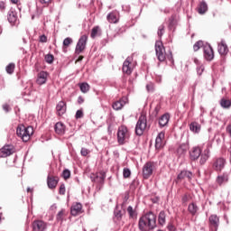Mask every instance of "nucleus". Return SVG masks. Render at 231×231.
Masks as SVG:
<instances>
[{
	"instance_id": "obj_1",
	"label": "nucleus",
	"mask_w": 231,
	"mask_h": 231,
	"mask_svg": "<svg viewBox=\"0 0 231 231\" xmlns=\"http://www.w3.org/2000/svg\"><path fill=\"white\" fill-rule=\"evenodd\" d=\"M139 230L151 231L156 228V216L152 211H149L139 218L138 223Z\"/></svg>"
},
{
	"instance_id": "obj_2",
	"label": "nucleus",
	"mask_w": 231,
	"mask_h": 231,
	"mask_svg": "<svg viewBox=\"0 0 231 231\" xmlns=\"http://www.w3.org/2000/svg\"><path fill=\"white\" fill-rule=\"evenodd\" d=\"M16 134L23 142H28L33 135V128L32 126L20 125L16 128Z\"/></svg>"
},
{
	"instance_id": "obj_3",
	"label": "nucleus",
	"mask_w": 231,
	"mask_h": 231,
	"mask_svg": "<svg viewBox=\"0 0 231 231\" xmlns=\"http://www.w3.org/2000/svg\"><path fill=\"white\" fill-rule=\"evenodd\" d=\"M230 170L218 173L216 178L215 183L217 185V187H226V185H228V182L230 181Z\"/></svg>"
},
{
	"instance_id": "obj_4",
	"label": "nucleus",
	"mask_w": 231,
	"mask_h": 231,
	"mask_svg": "<svg viewBox=\"0 0 231 231\" xmlns=\"http://www.w3.org/2000/svg\"><path fill=\"white\" fill-rule=\"evenodd\" d=\"M147 129V116L141 115L135 125V134L142 136Z\"/></svg>"
},
{
	"instance_id": "obj_5",
	"label": "nucleus",
	"mask_w": 231,
	"mask_h": 231,
	"mask_svg": "<svg viewBox=\"0 0 231 231\" xmlns=\"http://www.w3.org/2000/svg\"><path fill=\"white\" fill-rule=\"evenodd\" d=\"M129 140V131L126 126H120L117 131V142L120 145H124Z\"/></svg>"
},
{
	"instance_id": "obj_6",
	"label": "nucleus",
	"mask_w": 231,
	"mask_h": 231,
	"mask_svg": "<svg viewBox=\"0 0 231 231\" xmlns=\"http://www.w3.org/2000/svg\"><path fill=\"white\" fill-rule=\"evenodd\" d=\"M155 53L160 62H163L165 60V47L163 46V42H162L161 40L155 42Z\"/></svg>"
},
{
	"instance_id": "obj_7",
	"label": "nucleus",
	"mask_w": 231,
	"mask_h": 231,
	"mask_svg": "<svg viewBox=\"0 0 231 231\" xmlns=\"http://www.w3.org/2000/svg\"><path fill=\"white\" fill-rule=\"evenodd\" d=\"M86 44H88V36L82 35L76 45L75 53L76 55H80L86 50Z\"/></svg>"
},
{
	"instance_id": "obj_8",
	"label": "nucleus",
	"mask_w": 231,
	"mask_h": 231,
	"mask_svg": "<svg viewBox=\"0 0 231 231\" xmlns=\"http://www.w3.org/2000/svg\"><path fill=\"white\" fill-rule=\"evenodd\" d=\"M154 171V162H148L143 167V178L144 180H149L151 176H152V172Z\"/></svg>"
},
{
	"instance_id": "obj_9",
	"label": "nucleus",
	"mask_w": 231,
	"mask_h": 231,
	"mask_svg": "<svg viewBox=\"0 0 231 231\" xmlns=\"http://www.w3.org/2000/svg\"><path fill=\"white\" fill-rule=\"evenodd\" d=\"M7 21L11 26H19V17L17 12L14 9H11L7 14Z\"/></svg>"
},
{
	"instance_id": "obj_10",
	"label": "nucleus",
	"mask_w": 231,
	"mask_h": 231,
	"mask_svg": "<svg viewBox=\"0 0 231 231\" xmlns=\"http://www.w3.org/2000/svg\"><path fill=\"white\" fill-rule=\"evenodd\" d=\"M133 69H134V66L133 65V58L127 57L123 63V73H125V75H131V73H133Z\"/></svg>"
},
{
	"instance_id": "obj_11",
	"label": "nucleus",
	"mask_w": 231,
	"mask_h": 231,
	"mask_svg": "<svg viewBox=\"0 0 231 231\" xmlns=\"http://www.w3.org/2000/svg\"><path fill=\"white\" fill-rule=\"evenodd\" d=\"M203 53L204 59L208 62L214 60V49H212V46L210 44L205 43Z\"/></svg>"
},
{
	"instance_id": "obj_12",
	"label": "nucleus",
	"mask_w": 231,
	"mask_h": 231,
	"mask_svg": "<svg viewBox=\"0 0 231 231\" xmlns=\"http://www.w3.org/2000/svg\"><path fill=\"white\" fill-rule=\"evenodd\" d=\"M124 216V212L118 206H116L114 209V223L118 225V226H123L124 222L122 221V217Z\"/></svg>"
},
{
	"instance_id": "obj_13",
	"label": "nucleus",
	"mask_w": 231,
	"mask_h": 231,
	"mask_svg": "<svg viewBox=\"0 0 231 231\" xmlns=\"http://www.w3.org/2000/svg\"><path fill=\"white\" fill-rule=\"evenodd\" d=\"M225 165H226V160L223 157H218L213 162V169L217 172H221L225 169Z\"/></svg>"
},
{
	"instance_id": "obj_14",
	"label": "nucleus",
	"mask_w": 231,
	"mask_h": 231,
	"mask_svg": "<svg viewBox=\"0 0 231 231\" xmlns=\"http://www.w3.org/2000/svg\"><path fill=\"white\" fill-rule=\"evenodd\" d=\"M48 230V223L43 220H34L32 222V231H46Z\"/></svg>"
},
{
	"instance_id": "obj_15",
	"label": "nucleus",
	"mask_w": 231,
	"mask_h": 231,
	"mask_svg": "<svg viewBox=\"0 0 231 231\" xmlns=\"http://www.w3.org/2000/svg\"><path fill=\"white\" fill-rule=\"evenodd\" d=\"M189 160H191V162H196V160L199 159V156H201V147L199 146H194L192 147L189 152Z\"/></svg>"
},
{
	"instance_id": "obj_16",
	"label": "nucleus",
	"mask_w": 231,
	"mask_h": 231,
	"mask_svg": "<svg viewBox=\"0 0 231 231\" xmlns=\"http://www.w3.org/2000/svg\"><path fill=\"white\" fill-rule=\"evenodd\" d=\"M217 51L221 57H226L228 55V45H226V42L225 40H221L217 44Z\"/></svg>"
},
{
	"instance_id": "obj_17",
	"label": "nucleus",
	"mask_w": 231,
	"mask_h": 231,
	"mask_svg": "<svg viewBox=\"0 0 231 231\" xmlns=\"http://www.w3.org/2000/svg\"><path fill=\"white\" fill-rule=\"evenodd\" d=\"M163 140H165V133L161 132L158 134L155 139V149L157 151H160V149H163V146L165 145V143L163 142Z\"/></svg>"
},
{
	"instance_id": "obj_18",
	"label": "nucleus",
	"mask_w": 231,
	"mask_h": 231,
	"mask_svg": "<svg viewBox=\"0 0 231 231\" xmlns=\"http://www.w3.org/2000/svg\"><path fill=\"white\" fill-rule=\"evenodd\" d=\"M106 21L112 24H116L120 21V13L118 11H112L107 14Z\"/></svg>"
},
{
	"instance_id": "obj_19",
	"label": "nucleus",
	"mask_w": 231,
	"mask_h": 231,
	"mask_svg": "<svg viewBox=\"0 0 231 231\" xmlns=\"http://www.w3.org/2000/svg\"><path fill=\"white\" fill-rule=\"evenodd\" d=\"M14 154V146L5 145L0 149V158H6Z\"/></svg>"
},
{
	"instance_id": "obj_20",
	"label": "nucleus",
	"mask_w": 231,
	"mask_h": 231,
	"mask_svg": "<svg viewBox=\"0 0 231 231\" xmlns=\"http://www.w3.org/2000/svg\"><path fill=\"white\" fill-rule=\"evenodd\" d=\"M169 120H171V115L169 113L161 116L158 120L159 127H167L169 125Z\"/></svg>"
},
{
	"instance_id": "obj_21",
	"label": "nucleus",
	"mask_w": 231,
	"mask_h": 231,
	"mask_svg": "<svg viewBox=\"0 0 231 231\" xmlns=\"http://www.w3.org/2000/svg\"><path fill=\"white\" fill-rule=\"evenodd\" d=\"M47 185L51 190H53V189H57V185H59V178L49 175L47 177Z\"/></svg>"
},
{
	"instance_id": "obj_22",
	"label": "nucleus",
	"mask_w": 231,
	"mask_h": 231,
	"mask_svg": "<svg viewBox=\"0 0 231 231\" xmlns=\"http://www.w3.org/2000/svg\"><path fill=\"white\" fill-rule=\"evenodd\" d=\"M187 151H189V142L182 143L177 148V154L179 156H185L187 154Z\"/></svg>"
},
{
	"instance_id": "obj_23",
	"label": "nucleus",
	"mask_w": 231,
	"mask_h": 231,
	"mask_svg": "<svg viewBox=\"0 0 231 231\" xmlns=\"http://www.w3.org/2000/svg\"><path fill=\"white\" fill-rule=\"evenodd\" d=\"M47 81H48V72L41 71L38 74V78L36 79L37 84H39V86H42V84H46Z\"/></svg>"
},
{
	"instance_id": "obj_24",
	"label": "nucleus",
	"mask_w": 231,
	"mask_h": 231,
	"mask_svg": "<svg viewBox=\"0 0 231 231\" xmlns=\"http://www.w3.org/2000/svg\"><path fill=\"white\" fill-rule=\"evenodd\" d=\"M125 104H127V97H122L119 101H116L112 107L116 111H120V109H122Z\"/></svg>"
},
{
	"instance_id": "obj_25",
	"label": "nucleus",
	"mask_w": 231,
	"mask_h": 231,
	"mask_svg": "<svg viewBox=\"0 0 231 231\" xmlns=\"http://www.w3.org/2000/svg\"><path fill=\"white\" fill-rule=\"evenodd\" d=\"M54 131L56 134H60V136H62V134L66 133V125H64L62 122H58L54 126Z\"/></svg>"
},
{
	"instance_id": "obj_26",
	"label": "nucleus",
	"mask_w": 231,
	"mask_h": 231,
	"mask_svg": "<svg viewBox=\"0 0 231 231\" xmlns=\"http://www.w3.org/2000/svg\"><path fill=\"white\" fill-rule=\"evenodd\" d=\"M71 216H79V214L82 213V204L77 202L72 205L70 208Z\"/></svg>"
},
{
	"instance_id": "obj_27",
	"label": "nucleus",
	"mask_w": 231,
	"mask_h": 231,
	"mask_svg": "<svg viewBox=\"0 0 231 231\" xmlns=\"http://www.w3.org/2000/svg\"><path fill=\"white\" fill-rule=\"evenodd\" d=\"M57 115L62 116L66 113V103L64 101H60L56 106Z\"/></svg>"
},
{
	"instance_id": "obj_28",
	"label": "nucleus",
	"mask_w": 231,
	"mask_h": 231,
	"mask_svg": "<svg viewBox=\"0 0 231 231\" xmlns=\"http://www.w3.org/2000/svg\"><path fill=\"white\" fill-rule=\"evenodd\" d=\"M165 223H167V214L162 210L158 216V225H160V226H165Z\"/></svg>"
},
{
	"instance_id": "obj_29",
	"label": "nucleus",
	"mask_w": 231,
	"mask_h": 231,
	"mask_svg": "<svg viewBox=\"0 0 231 231\" xmlns=\"http://www.w3.org/2000/svg\"><path fill=\"white\" fill-rule=\"evenodd\" d=\"M208 11V5H207V2L202 1L199 3L198 6V12L200 15H203L204 14H207Z\"/></svg>"
},
{
	"instance_id": "obj_30",
	"label": "nucleus",
	"mask_w": 231,
	"mask_h": 231,
	"mask_svg": "<svg viewBox=\"0 0 231 231\" xmlns=\"http://www.w3.org/2000/svg\"><path fill=\"white\" fill-rule=\"evenodd\" d=\"M205 147L204 151L201 153L210 158V149H212V143L207 142L206 143L201 145V149Z\"/></svg>"
},
{
	"instance_id": "obj_31",
	"label": "nucleus",
	"mask_w": 231,
	"mask_h": 231,
	"mask_svg": "<svg viewBox=\"0 0 231 231\" xmlns=\"http://www.w3.org/2000/svg\"><path fill=\"white\" fill-rule=\"evenodd\" d=\"M177 178L178 180H192V173L189 171H182Z\"/></svg>"
},
{
	"instance_id": "obj_32",
	"label": "nucleus",
	"mask_w": 231,
	"mask_h": 231,
	"mask_svg": "<svg viewBox=\"0 0 231 231\" xmlns=\"http://www.w3.org/2000/svg\"><path fill=\"white\" fill-rule=\"evenodd\" d=\"M189 130L191 133L198 134L199 131H201V125H199L198 122H192L189 125Z\"/></svg>"
},
{
	"instance_id": "obj_33",
	"label": "nucleus",
	"mask_w": 231,
	"mask_h": 231,
	"mask_svg": "<svg viewBox=\"0 0 231 231\" xmlns=\"http://www.w3.org/2000/svg\"><path fill=\"white\" fill-rule=\"evenodd\" d=\"M209 223L212 226L217 228L219 226V217L217 215H211L209 217Z\"/></svg>"
},
{
	"instance_id": "obj_34",
	"label": "nucleus",
	"mask_w": 231,
	"mask_h": 231,
	"mask_svg": "<svg viewBox=\"0 0 231 231\" xmlns=\"http://www.w3.org/2000/svg\"><path fill=\"white\" fill-rule=\"evenodd\" d=\"M220 106L223 109H230L231 107V100L230 99H226L225 97H222L219 101Z\"/></svg>"
},
{
	"instance_id": "obj_35",
	"label": "nucleus",
	"mask_w": 231,
	"mask_h": 231,
	"mask_svg": "<svg viewBox=\"0 0 231 231\" xmlns=\"http://www.w3.org/2000/svg\"><path fill=\"white\" fill-rule=\"evenodd\" d=\"M188 210L189 214H191V216H196L198 210H199V208H198V205H196V203H191L189 205Z\"/></svg>"
},
{
	"instance_id": "obj_36",
	"label": "nucleus",
	"mask_w": 231,
	"mask_h": 231,
	"mask_svg": "<svg viewBox=\"0 0 231 231\" xmlns=\"http://www.w3.org/2000/svg\"><path fill=\"white\" fill-rule=\"evenodd\" d=\"M126 210H127L130 219H136V216H138V214L136 213V210H134V208H133L132 206H128Z\"/></svg>"
},
{
	"instance_id": "obj_37",
	"label": "nucleus",
	"mask_w": 231,
	"mask_h": 231,
	"mask_svg": "<svg viewBox=\"0 0 231 231\" xmlns=\"http://www.w3.org/2000/svg\"><path fill=\"white\" fill-rule=\"evenodd\" d=\"M199 48L205 49V42H203V41H199L193 45L194 51H199Z\"/></svg>"
},
{
	"instance_id": "obj_38",
	"label": "nucleus",
	"mask_w": 231,
	"mask_h": 231,
	"mask_svg": "<svg viewBox=\"0 0 231 231\" xmlns=\"http://www.w3.org/2000/svg\"><path fill=\"white\" fill-rule=\"evenodd\" d=\"M89 84L88 83H81L79 84V89L81 91V93H88V91H89Z\"/></svg>"
},
{
	"instance_id": "obj_39",
	"label": "nucleus",
	"mask_w": 231,
	"mask_h": 231,
	"mask_svg": "<svg viewBox=\"0 0 231 231\" xmlns=\"http://www.w3.org/2000/svg\"><path fill=\"white\" fill-rule=\"evenodd\" d=\"M15 69V64L14 63H9L6 67H5V71L6 73H8L9 75H12V73H14Z\"/></svg>"
},
{
	"instance_id": "obj_40",
	"label": "nucleus",
	"mask_w": 231,
	"mask_h": 231,
	"mask_svg": "<svg viewBox=\"0 0 231 231\" xmlns=\"http://www.w3.org/2000/svg\"><path fill=\"white\" fill-rule=\"evenodd\" d=\"M163 33H165V25L162 24L158 28L157 35L159 39H162L163 37Z\"/></svg>"
},
{
	"instance_id": "obj_41",
	"label": "nucleus",
	"mask_w": 231,
	"mask_h": 231,
	"mask_svg": "<svg viewBox=\"0 0 231 231\" xmlns=\"http://www.w3.org/2000/svg\"><path fill=\"white\" fill-rule=\"evenodd\" d=\"M208 156L205 155L204 153H200V160H199V163L200 165H205V163H207V161L208 160Z\"/></svg>"
},
{
	"instance_id": "obj_42",
	"label": "nucleus",
	"mask_w": 231,
	"mask_h": 231,
	"mask_svg": "<svg viewBox=\"0 0 231 231\" xmlns=\"http://www.w3.org/2000/svg\"><path fill=\"white\" fill-rule=\"evenodd\" d=\"M64 212H66V210L64 209H61L60 211H59V213L56 216L57 221L62 222V220L64 219Z\"/></svg>"
},
{
	"instance_id": "obj_43",
	"label": "nucleus",
	"mask_w": 231,
	"mask_h": 231,
	"mask_svg": "<svg viewBox=\"0 0 231 231\" xmlns=\"http://www.w3.org/2000/svg\"><path fill=\"white\" fill-rule=\"evenodd\" d=\"M69 44H73V39H71L70 37L65 38L63 40V46H65V48H68Z\"/></svg>"
},
{
	"instance_id": "obj_44",
	"label": "nucleus",
	"mask_w": 231,
	"mask_h": 231,
	"mask_svg": "<svg viewBox=\"0 0 231 231\" xmlns=\"http://www.w3.org/2000/svg\"><path fill=\"white\" fill-rule=\"evenodd\" d=\"M123 177L124 178H130L131 177V170L129 168H124Z\"/></svg>"
},
{
	"instance_id": "obj_45",
	"label": "nucleus",
	"mask_w": 231,
	"mask_h": 231,
	"mask_svg": "<svg viewBox=\"0 0 231 231\" xmlns=\"http://www.w3.org/2000/svg\"><path fill=\"white\" fill-rule=\"evenodd\" d=\"M98 30H99L98 26H96L92 29L91 34H90L92 39H95V37H97V35H98Z\"/></svg>"
},
{
	"instance_id": "obj_46",
	"label": "nucleus",
	"mask_w": 231,
	"mask_h": 231,
	"mask_svg": "<svg viewBox=\"0 0 231 231\" xmlns=\"http://www.w3.org/2000/svg\"><path fill=\"white\" fill-rule=\"evenodd\" d=\"M75 118L79 120V118H84V111L82 109H79L76 112Z\"/></svg>"
},
{
	"instance_id": "obj_47",
	"label": "nucleus",
	"mask_w": 231,
	"mask_h": 231,
	"mask_svg": "<svg viewBox=\"0 0 231 231\" xmlns=\"http://www.w3.org/2000/svg\"><path fill=\"white\" fill-rule=\"evenodd\" d=\"M62 176L64 180H68L71 176V171H69V170H64L62 172Z\"/></svg>"
},
{
	"instance_id": "obj_48",
	"label": "nucleus",
	"mask_w": 231,
	"mask_h": 231,
	"mask_svg": "<svg viewBox=\"0 0 231 231\" xmlns=\"http://www.w3.org/2000/svg\"><path fill=\"white\" fill-rule=\"evenodd\" d=\"M59 194H60V196H64V194H66V185L65 184H60V189H59Z\"/></svg>"
},
{
	"instance_id": "obj_49",
	"label": "nucleus",
	"mask_w": 231,
	"mask_h": 231,
	"mask_svg": "<svg viewBox=\"0 0 231 231\" xmlns=\"http://www.w3.org/2000/svg\"><path fill=\"white\" fill-rule=\"evenodd\" d=\"M45 61L48 63V64H51L53 62V55L51 54H47L45 56Z\"/></svg>"
},
{
	"instance_id": "obj_50",
	"label": "nucleus",
	"mask_w": 231,
	"mask_h": 231,
	"mask_svg": "<svg viewBox=\"0 0 231 231\" xmlns=\"http://www.w3.org/2000/svg\"><path fill=\"white\" fill-rule=\"evenodd\" d=\"M203 71H205V67L203 65L197 67L198 75L199 76L203 75Z\"/></svg>"
},
{
	"instance_id": "obj_51",
	"label": "nucleus",
	"mask_w": 231,
	"mask_h": 231,
	"mask_svg": "<svg viewBox=\"0 0 231 231\" xmlns=\"http://www.w3.org/2000/svg\"><path fill=\"white\" fill-rule=\"evenodd\" d=\"M81 156H87L89 154V150H88V148H81Z\"/></svg>"
},
{
	"instance_id": "obj_52",
	"label": "nucleus",
	"mask_w": 231,
	"mask_h": 231,
	"mask_svg": "<svg viewBox=\"0 0 231 231\" xmlns=\"http://www.w3.org/2000/svg\"><path fill=\"white\" fill-rule=\"evenodd\" d=\"M146 89L149 92L154 91V85L152 83H150V84L146 85Z\"/></svg>"
},
{
	"instance_id": "obj_53",
	"label": "nucleus",
	"mask_w": 231,
	"mask_h": 231,
	"mask_svg": "<svg viewBox=\"0 0 231 231\" xmlns=\"http://www.w3.org/2000/svg\"><path fill=\"white\" fill-rule=\"evenodd\" d=\"M42 14V9H37L36 14L32 15V19H35V17H39V15Z\"/></svg>"
},
{
	"instance_id": "obj_54",
	"label": "nucleus",
	"mask_w": 231,
	"mask_h": 231,
	"mask_svg": "<svg viewBox=\"0 0 231 231\" xmlns=\"http://www.w3.org/2000/svg\"><path fill=\"white\" fill-rule=\"evenodd\" d=\"M40 42H48V37L44 34L40 36Z\"/></svg>"
},
{
	"instance_id": "obj_55",
	"label": "nucleus",
	"mask_w": 231,
	"mask_h": 231,
	"mask_svg": "<svg viewBox=\"0 0 231 231\" xmlns=\"http://www.w3.org/2000/svg\"><path fill=\"white\" fill-rule=\"evenodd\" d=\"M39 2L41 3V5H45L46 6H48V5L51 3V0H39Z\"/></svg>"
},
{
	"instance_id": "obj_56",
	"label": "nucleus",
	"mask_w": 231,
	"mask_h": 231,
	"mask_svg": "<svg viewBox=\"0 0 231 231\" xmlns=\"http://www.w3.org/2000/svg\"><path fill=\"white\" fill-rule=\"evenodd\" d=\"M3 109L5 113H8L10 111V106H8V104H5L3 105Z\"/></svg>"
},
{
	"instance_id": "obj_57",
	"label": "nucleus",
	"mask_w": 231,
	"mask_h": 231,
	"mask_svg": "<svg viewBox=\"0 0 231 231\" xmlns=\"http://www.w3.org/2000/svg\"><path fill=\"white\" fill-rule=\"evenodd\" d=\"M6 8V5H5V2H0V11L4 12V10Z\"/></svg>"
},
{
	"instance_id": "obj_58",
	"label": "nucleus",
	"mask_w": 231,
	"mask_h": 231,
	"mask_svg": "<svg viewBox=\"0 0 231 231\" xmlns=\"http://www.w3.org/2000/svg\"><path fill=\"white\" fill-rule=\"evenodd\" d=\"M122 8H123L124 12L131 11V6H129V5H123Z\"/></svg>"
},
{
	"instance_id": "obj_59",
	"label": "nucleus",
	"mask_w": 231,
	"mask_h": 231,
	"mask_svg": "<svg viewBox=\"0 0 231 231\" xmlns=\"http://www.w3.org/2000/svg\"><path fill=\"white\" fill-rule=\"evenodd\" d=\"M170 62L174 63V58H172V52H170V55L167 57Z\"/></svg>"
},
{
	"instance_id": "obj_60",
	"label": "nucleus",
	"mask_w": 231,
	"mask_h": 231,
	"mask_svg": "<svg viewBox=\"0 0 231 231\" xmlns=\"http://www.w3.org/2000/svg\"><path fill=\"white\" fill-rule=\"evenodd\" d=\"M182 203H187L189 201V197L187 195H184L181 199Z\"/></svg>"
},
{
	"instance_id": "obj_61",
	"label": "nucleus",
	"mask_w": 231,
	"mask_h": 231,
	"mask_svg": "<svg viewBox=\"0 0 231 231\" xmlns=\"http://www.w3.org/2000/svg\"><path fill=\"white\" fill-rule=\"evenodd\" d=\"M78 103H79V104H84V97H82V96H79V97H78Z\"/></svg>"
},
{
	"instance_id": "obj_62",
	"label": "nucleus",
	"mask_w": 231,
	"mask_h": 231,
	"mask_svg": "<svg viewBox=\"0 0 231 231\" xmlns=\"http://www.w3.org/2000/svg\"><path fill=\"white\" fill-rule=\"evenodd\" d=\"M226 132L228 133L229 136L231 137V125H227Z\"/></svg>"
},
{
	"instance_id": "obj_63",
	"label": "nucleus",
	"mask_w": 231,
	"mask_h": 231,
	"mask_svg": "<svg viewBox=\"0 0 231 231\" xmlns=\"http://www.w3.org/2000/svg\"><path fill=\"white\" fill-rule=\"evenodd\" d=\"M167 228H168V230L172 231V230H174V226L172 224H169Z\"/></svg>"
},
{
	"instance_id": "obj_64",
	"label": "nucleus",
	"mask_w": 231,
	"mask_h": 231,
	"mask_svg": "<svg viewBox=\"0 0 231 231\" xmlns=\"http://www.w3.org/2000/svg\"><path fill=\"white\" fill-rule=\"evenodd\" d=\"M18 2L19 0H11V3H14V5H17Z\"/></svg>"
}]
</instances>
